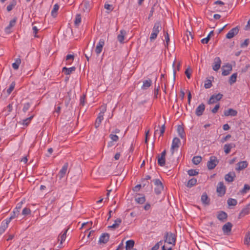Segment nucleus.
Returning a JSON list of instances; mask_svg holds the SVG:
<instances>
[{"instance_id":"1","label":"nucleus","mask_w":250,"mask_h":250,"mask_svg":"<svg viewBox=\"0 0 250 250\" xmlns=\"http://www.w3.org/2000/svg\"><path fill=\"white\" fill-rule=\"evenodd\" d=\"M162 30V25L160 21H157L154 24L152 29L149 40L150 42H154L157 38L158 35L160 31Z\"/></svg>"},{"instance_id":"2","label":"nucleus","mask_w":250,"mask_h":250,"mask_svg":"<svg viewBox=\"0 0 250 250\" xmlns=\"http://www.w3.org/2000/svg\"><path fill=\"white\" fill-rule=\"evenodd\" d=\"M165 241L166 242L169 244L175 245L176 240V236L174 234L171 232H166L165 234Z\"/></svg>"},{"instance_id":"3","label":"nucleus","mask_w":250,"mask_h":250,"mask_svg":"<svg viewBox=\"0 0 250 250\" xmlns=\"http://www.w3.org/2000/svg\"><path fill=\"white\" fill-rule=\"evenodd\" d=\"M218 164V160L215 156H212L210 157L209 161L207 162V167L208 169L211 170Z\"/></svg>"},{"instance_id":"4","label":"nucleus","mask_w":250,"mask_h":250,"mask_svg":"<svg viewBox=\"0 0 250 250\" xmlns=\"http://www.w3.org/2000/svg\"><path fill=\"white\" fill-rule=\"evenodd\" d=\"M166 150H164L160 155H158V164L161 167H164L166 164Z\"/></svg>"},{"instance_id":"5","label":"nucleus","mask_w":250,"mask_h":250,"mask_svg":"<svg viewBox=\"0 0 250 250\" xmlns=\"http://www.w3.org/2000/svg\"><path fill=\"white\" fill-rule=\"evenodd\" d=\"M17 20V18L16 17H14L10 21L8 25L5 28L4 31L7 34H9L12 32L11 29L15 25Z\"/></svg>"},{"instance_id":"6","label":"nucleus","mask_w":250,"mask_h":250,"mask_svg":"<svg viewBox=\"0 0 250 250\" xmlns=\"http://www.w3.org/2000/svg\"><path fill=\"white\" fill-rule=\"evenodd\" d=\"M217 192L220 196H223L226 193V187L223 182H220L218 183L217 187Z\"/></svg>"},{"instance_id":"7","label":"nucleus","mask_w":250,"mask_h":250,"mask_svg":"<svg viewBox=\"0 0 250 250\" xmlns=\"http://www.w3.org/2000/svg\"><path fill=\"white\" fill-rule=\"evenodd\" d=\"M68 163H65L62 166V169L59 172L57 176L59 178V179L62 180L65 175L67 169H68Z\"/></svg>"},{"instance_id":"8","label":"nucleus","mask_w":250,"mask_h":250,"mask_svg":"<svg viewBox=\"0 0 250 250\" xmlns=\"http://www.w3.org/2000/svg\"><path fill=\"white\" fill-rule=\"evenodd\" d=\"M181 142L180 140L177 137H175L172 140V145L171 146V151L172 154H173L175 149H177L180 146Z\"/></svg>"},{"instance_id":"9","label":"nucleus","mask_w":250,"mask_h":250,"mask_svg":"<svg viewBox=\"0 0 250 250\" xmlns=\"http://www.w3.org/2000/svg\"><path fill=\"white\" fill-rule=\"evenodd\" d=\"M104 45V40L103 39H101L99 42L98 43L96 48H95V52L97 55H99L101 52L102 51L103 46Z\"/></svg>"},{"instance_id":"10","label":"nucleus","mask_w":250,"mask_h":250,"mask_svg":"<svg viewBox=\"0 0 250 250\" xmlns=\"http://www.w3.org/2000/svg\"><path fill=\"white\" fill-rule=\"evenodd\" d=\"M239 28L238 27H235L231 29L226 35V38L230 39L233 38L235 35H236L239 32Z\"/></svg>"},{"instance_id":"11","label":"nucleus","mask_w":250,"mask_h":250,"mask_svg":"<svg viewBox=\"0 0 250 250\" xmlns=\"http://www.w3.org/2000/svg\"><path fill=\"white\" fill-rule=\"evenodd\" d=\"M250 203L248 204L245 208H244L241 211H240L238 217L239 218H241L246 215H248L250 213Z\"/></svg>"},{"instance_id":"12","label":"nucleus","mask_w":250,"mask_h":250,"mask_svg":"<svg viewBox=\"0 0 250 250\" xmlns=\"http://www.w3.org/2000/svg\"><path fill=\"white\" fill-rule=\"evenodd\" d=\"M232 70V66L229 63H227L223 66V71L222 74L223 76L228 75Z\"/></svg>"},{"instance_id":"13","label":"nucleus","mask_w":250,"mask_h":250,"mask_svg":"<svg viewBox=\"0 0 250 250\" xmlns=\"http://www.w3.org/2000/svg\"><path fill=\"white\" fill-rule=\"evenodd\" d=\"M228 217V214L223 211H219L217 212V218L221 222H224L226 221Z\"/></svg>"},{"instance_id":"14","label":"nucleus","mask_w":250,"mask_h":250,"mask_svg":"<svg viewBox=\"0 0 250 250\" xmlns=\"http://www.w3.org/2000/svg\"><path fill=\"white\" fill-rule=\"evenodd\" d=\"M232 225L230 222H227L222 227V230L224 234H228L231 230Z\"/></svg>"},{"instance_id":"15","label":"nucleus","mask_w":250,"mask_h":250,"mask_svg":"<svg viewBox=\"0 0 250 250\" xmlns=\"http://www.w3.org/2000/svg\"><path fill=\"white\" fill-rule=\"evenodd\" d=\"M221 61L219 57H216L214 60L213 65H212V69L214 71H218L220 68Z\"/></svg>"},{"instance_id":"16","label":"nucleus","mask_w":250,"mask_h":250,"mask_svg":"<svg viewBox=\"0 0 250 250\" xmlns=\"http://www.w3.org/2000/svg\"><path fill=\"white\" fill-rule=\"evenodd\" d=\"M205 109V105L203 103L201 104L196 109L195 113L197 116L203 115Z\"/></svg>"},{"instance_id":"17","label":"nucleus","mask_w":250,"mask_h":250,"mask_svg":"<svg viewBox=\"0 0 250 250\" xmlns=\"http://www.w3.org/2000/svg\"><path fill=\"white\" fill-rule=\"evenodd\" d=\"M236 175L234 172H229L225 176V179L227 182H232L234 181Z\"/></svg>"},{"instance_id":"18","label":"nucleus","mask_w":250,"mask_h":250,"mask_svg":"<svg viewBox=\"0 0 250 250\" xmlns=\"http://www.w3.org/2000/svg\"><path fill=\"white\" fill-rule=\"evenodd\" d=\"M136 202L139 204H143L146 202L145 196L143 194H138L135 196Z\"/></svg>"},{"instance_id":"19","label":"nucleus","mask_w":250,"mask_h":250,"mask_svg":"<svg viewBox=\"0 0 250 250\" xmlns=\"http://www.w3.org/2000/svg\"><path fill=\"white\" fill-rule=\"evenodd\" d=\"M68 229L69 228L63 230L59 236L58 240L60 241L61 245H62L63 242H64L65 240L66 237V233Z\"/></svg>"},{"instance_id":"20","label":"nucleus","mask_w":250,"mask_h":250,"mask_svg":"<svg viewBox=\"0 0 250 250\" xmlns=\"http://www.w3.org/2000/svg\"><path fill=\"white\" fill-rule=\"evenodd\" d=\"M225 116H236L237 114V111L233 109L229 108L228 110H225L224 112Z\"/></svg>"},{"instance_id":"21","label":"nucleus","mask_w":250,"mask_h":250,"mask_svg":"<svg viewBox=\"0 0 250 250\" xmlns=\"http://www.w3.org/2000/svg\"><path fill=\"white\" fill-rule=\"evenodd\" d=\"M109 239V235L107 233H103L99 238V242L105 244Z\"/></svg>"},{"instance_id":"22","label":"nucleus","mask_w":250,"mask_h":250,"mask_svg":"<svg viewBox=\"0 0 250 250\" xmlns=\"http://www.w3.org/2000/svg\"><path fill=\"white\" fill-rule=\"evenodd\" d=\"M15 85H16L15 82H13L11 83L10 84V85L9 86V87L7 89H6V90L4 89L2 91L3 93H5L6 92V97L8 96L11 93L12 91L14 90V89L15 87Z\"/></svg>"},{"instance_id":"23","label":"nucleus","mask_w":250,"mask_h":250,"mask_svg":"<svg viewBox=\"0 0 250 250\" xmlns=\"http://www.w3.org/2000/svg\"><path fill=\"white\" fill-rule=\"evenodd\" d=\"M248 164L247 161H241L237 163V167H236V170L237 171L241 170L245 168H246L248 166Z\"/></svg>"},{"instance_id":"24","label":"nucleus","mask_w":250,"mask_h":250,"mask_svg":"<svg viewBox=\"0 0 250 250\" xmlns=\"http://www.w3.org/2000/svg\"><path fill=\"white\" fill-rule=\"evenodd\" d=\"M126 31L125 30H121L120 33L117 36V39L120 43H123L125 40V36L126 35Z\"/></svg>"},{"instance_id":"25","label":"nucleus","mask_w":250,"mask_h":250,"mask_svg":"<svg viewBox=\"0 0 250 250\" xmlns=\"http://www.w3.org/2000/svg\"><path fill=\"white\" fill-rule=\"evenodd\" d=\"M201 200L203 204L205 206H208L209 204L210 200L206 193H204L202 194Z\"/></svg>"},{"instance_id":"26","label":"nucleus","mask_w":250,"mask_h":250,"mask_svg":"<svg viewBox=\"0 0 250 250\" xmlns=\"http://www.w3.org/2000/svg\"><path fill=\"white\" fill-rule=\"evenodd\" d=\"M177 132L178 135L182 139H185L186 137V134L184 131V127L181 125H179L177 126Z\"/></svg>"},{"instance_id":"27","label":"nucleus","mask_w":250,"mask_h":250,"mask_svg":"<svg viewBox=\"0 0 250 250\" xmlns=\"http://www.w3.org/2000/svg\"><path fill=\"white\" fill-rule=\"evenodd\" d=\"M235 145L234 143L225 144L224 146V151L226 154H229L232 148L234 147Z\"/></svg>"},{"instance_id":"28","label":"nucleus","mask_w":250,"mask_h":250,"mask_svg":"<svg viewBox=\"0 0 250 250\" xmlns=\"http://www.w3.org/2000/svg\"><path fill=\"white\" fill-rule=\"evenodd\" d=\"M152 84V81L148 79L143 81V84L141 87V88L143 90L147 89Z\"/></svg>"},{"instance_id":"29","label":"nucleus","mask_w":250,"mask_h":250,"mask_svg":"<svg viewBox=\"0 0 250 250\" xmlns=\"http://www.w3.org/2000/svg\"><path fill=\"white\" fill-rule=\"evenodd\" d=\"M75 69L76 68L74 66L70 68L64 67L62 68V72L64 73L65 75H70L73 71H74Z\"/></svg>"},{"instance_id":"30","label":"nucleus","mask_w":250,"mask_h":250,"mask_svg":"<svg viewBox=\"0 0 250 250\" xmlns=\"http://www.w3.org/2000/svg\"><path fill=\"white\" fill-rule=\"evenodd\" d=\"M122 223V219L121 218H117L114 221V223L110 226H108L109 228L113 229H116L118 228L119 226V225Z\"/></svg>"},{"instance_id":"31","label":"nucleus","mask_w":250,"mask_h":250,"mask_svg":"<svg viewBox=\"0 0 250 250\" xmlns=\"http://www.w3.org/2000/svg\"><path fill=\"white\" fill-rule=\"evenodd\" d=\"M16 4H17L16 0H12L6 7L7 11L8 12L11 11L15 7Z\"/></svg>"},{"instance_id":"32","label":"nucleus","mask_w":250,"mask_h":250,"mask_svg":"<svg viewBox=\"0 0 250 250\" xmlns=\"http://www.w3.org/2000/svg\"><path fill=\"white\" fill-rule=\"evenodd\" d=\"M104 116L103 115L98 114V116L96 120L95 123V126L96 128L98 127L101 124L102 121L104 119Z\"/></svg>"},{"instance_id":"33","label":"nucleus","mask_w":250,"mask_h":250,"mask_svg":"<svg viewBox=\"0 0 250 250\" xmlns=\"http://www.w3.org/2000/svg\"><path fill=\"white\" fill-rule=\"evenodd\" d=\"M59 7H60V6H59V4L57 3H56L54 5L53 8L51 11V15L53 17H56L57 16V12L59 9Z\"/></svg>"},{"instance_id":"34","label":"nucleus","mask_w":250,"mask_h":250,"mask_svg":"<svg viewBox=\"0 0 250 250\" xmlns=\"http://www.w3.org/2000/svg\"><path fill=\"white\" fill-rule=\"evenodd\" d=\"M197 183V179L196 178H193L188 180L186 185V186L188 188H191L192 187L195 186Z\"/></svg>"},{"instance_id":"35","label":"nucleus","mask_w":250,"mask_h":250,"mask_svg":"<svg viewBox=\"0 0 250 250\" xmlns=\"http://www.w3.org/2000/svg\"><path fill=\"white\" fill-rule=\"evenodd\" d=\"M213 35V31H210L206 38H204L201 40V42L203 44L208 43L210 39L211 36H212Z\"/></svg>"},{"instance_id":"36","label":"nucleus","mask_w":250,"mask_h":250,"mask_svg":"<svg viewBox=\"0 0 250 250\" xmlns=\"http://www.w3.org/2000/svg\"><path fill=\"white\" fill-rule=\"evenodd\" d=\"M8 227V225H6V224L5 223V222L2 221L0 226V235H1L5 232V230L7 229Z\"/></svg>"},{"instance_id":"37","label":"nucleus","mask_w":250,"mask_h":250,"mask_svg":"<svg viewBox=\"0 0 250 250\" xmlns=\"http://www.w3.org/2000/svg\"><path fill=\"white\" fill-rule=\"evenodd\" d=\"M21 63V60L20 58H17L16 59L15 62L12 63V65L13 68L15 70H17L19 68V66Z\"/></svg>"},{"instance_id":"38","label":"nucleus","mask_w":250,"mask_h":250,"mask_svg":"<svg viewBox=\"0 0 250 250\" xmlns=\"http://www.w3.org/2000/svg\"><path fill=\"white\" fill-rule=\"evenodd\" d=\"M237 73H233L229 78V83L230 84H232L236 82L237 80Z\"/></svg>"},{"instance_id":"39","label":"nucleus","mask_w":250,"mask_h":250,"mask_svg":"<svg viewBox=\"0 0 250 250\" xmlns=\"http://www.w3.org/2000/svg\"><path fill=\"white\" fill-rule=\"evenodd\" d=\"M202 157L200 156H196L193 157L192 159V163L196 165H198L202 161Z\"/></svg>"},{"instance_id":"40","label":"nucleus","mask_w":250,"mask_h":250,"mask_svg":"<svg viewBox=\"0 0 250 250\" xmlns=\"http://www.w3.org/2000/svg\"><path fill=\"white\" fill-rule=\"evenodd\" d=\"M228 205L229 206H235L237 204V201L233 198H229L227 200Z\"/></svg>"},{"instance_id":"41","label":"nucleus","mask_w":250,"mask_h":250,"mask_svg":"<svg viewBox=\"0 0 250 250\" xmlns=\"http://www.w3.org/2000/svg\"><path fill=\"white\" fill-rule=\"evenodd\" d=\"M34 116V115H32L29 117L23 119L22 121V125L26 126L28 125L31 121L32 119L33 118Z\"/></svg>"},{"instance_id":"42","label":"nucleus","mask_w":250,"mask_h":250,"mask_svg":"<svg viewBox=\"0 0 250 250\" xmlns=\"http://www.w3.org/2000/svg\"><path fill=\"white\" fill-rule=\"evenodd\" d=\"M81 22V16L80 14H77L75 17L74 24L76 26H78Z\"/></svg>"},{"instance_id":"43","label":"nucleus","mask_w":250,"mask_h":250,"mask_svg":"<svg viewBox=\"0 0 250 250\" xmlns=\"http://www.w3.org/2000/svg\"><path fill=\"white\" fill-rule=\"evenodd\" d=\"M74 59V56L73 55L71 54H68L66 56V61L68 62L66 63V64H71Z\"/></svg>"},{"instance_id":"44","label":"nucleus","mask_w":250,"mask_h":250,"mask_svg":"<svg viewBox=\"0 0 250 250\" xmlns=\"http://www.w3.org/2000/svg\"><path fill=\"white\" fill-rule=\"evenodd\" d=\"M164 189V186L163 185H160L159 186L156 187V188L154 189V191L155 193L157 195L160 194L162 191Z\"/></svg>"},{"instance_id":"45","label":"nucleus","mask_w":250,"mask_h":250,"mask_svg":"<svg viewBox=\"0 0 250 250\" xmlns=\"http://www.w3.org/2000/svg\"><path fill=\"white\" fill-rule=\"evenodd\" d=\"M244 244L247 245H250V233H247L245 237Z\"/></svg>"},{"instance_id":"46","label":"nucleus","mask_w":250,"mask_h":250,"mask_svg":"<svg viewBox=\"0 0 250 250\" xmlns=\"http://www.w3.org/2000/svg\"><path fill=\"white\" fill-rule=\"evenodd\" d=\"M250 190V186L248 184L244 185V188L240 190L242 194L246 193L249 190Z\"/></svg>"},{"instance_id":"47","label":"nucleus","mask_w":250,"mask_h":250,"mask_svg":"<svg viewBox=\"0 0 250 250\" xmlns=\"http://www.w3.org/2000/svg\"><path fill=\"white\" fill-rule=\"evenodd\" d=\"M31 210L29 208H24L22 211V214L24 216H27L31 214Z\"/></svg>"},{"instance_id":"48","label":"nucleus","mask_w":250,"mask_h":250,"mask_svg":"<svg viewBox=\"0 0 250 250\" xmlns=\"http://www.w3.org/2000/svg\"><path fill=\"white\" fill-rule=\"evenodd\" d=\"M31 103L29 102L23 104V106L22 108V111L24 113H26L27 111L29 109L31 106Z\"/></svg>"},{"instance_id":"49","label":"nucleus","mask_w":250,"mask_h":250,"mask_svg":"<svg viewBox=\"0 0 250 250\" xmlns=\"http://www.w3.org/2000/svg\"><path fill=\"white\" fill-rule=\"evenodd\" d=\"M218 101L217 100H216L214 96L212 95L209 99L208 101V104H212L216 103Z\"/></svg>"},{"instance_id":"50","label":"nucleus","mask_w":250,"mask_h":250,"mask_svg":"<svg viewBox=\"0 0 250 250\" xmlns=\"http://www.w3.org/2000/svg\"><path fill=\"white\" fill-rule=\"evenodd\" d=\"M249 43H250V40L249 39H247L243 42H242L241 43L240 46L242 48L246 47L248 46Z\"/></svg>"},{"instance_id":"51","label":"nucleus","mask_w":250,"mask_h":250,"mask_svg":"<svg viewBox=\"0 0 250 250\" xmlns=\"http://www.w3.org/2000/svg\"><path fill=\"white\" fill-rule=\"evenodd\" d=\"M188 173L189 176H195L198 174V172L195 169H189L188 171Z\"/></svg>"},{"instance_id":"52","label":"nucleus","mask_w":250,"mask_h":250,"mask_svg":"<svg viewBox=\"0 0 250 250\" xmlns=\"http://www.w3.org/2000/svg\"><path fill=\"white\" fill-rule=\"evenodd\" d=\"M100 110L101 111L99 114L104 115V114L106 110V105L105 104L101 105L100 106Z\"/></svg>"},{"instance_id":"53","label":"nucleus","mask_w":250,"mask_h":250,"mask_svg":"<svg viewBox=\"0 0 250 250\" xmlns=\"http://www.w3.org/2000/svg\"><path fill=\"white\" fill-rule=\"evenodd\" d=\"M211 86H212V83H211V82L210 80H208L206 81L205 83L204 84V87L206 88H207V89L211 87Z\"/></svg>"},{"instance_id":"54","label":"nucleus","mask_w":250,"mask_h":250,"mask_svg":"<svg viewBox=\"0 0 250 250\" xmlns=\"http://www.w3.org/2000/svg\"><path fill=\"white\" fill-rule=\"evenodd\" d=\"M109 137L112 141L117 142L119 140V137L115 134H111L109 135Z\"/></svg>"},{"instance_id":"55","label":"nucleus","mask_w":250,"mask_h":250,"mask_svg":"<svg viewBox=\"0 0 250 250\" xmlns=\"http://www.w3.org/2000/svg\"><path fill=\"white\" fill-rule=\"evenodd\" d=\"M20 213V211L18 210H15L14 209L13 211H12L11 216H12V217L14 219L18 217Z\"/></svg>"},{"instance_id":"56","label":"nucleus","mask_w":250,"mask_h":250,"mask_svg":"<svg viewBox=\"0 0 250 250\" xmlns=\"http://www.w3.org/2000/svg\"><path fill=\"white\" fill-rule=\"evenodd\" d=\"M212 95L214 96L216 100H217V101H220L222 98L223 96V94H222L221 93H218L217 94H214Z\"/></svg>"},{"instance_id":"57","label":"nucleus","mask_w":250,"mask_h":250,"mask_svg":"<svg viewBox=\"0 0 250 250\" xmlns=\"http://www.w3.org/2000/svg\"><path fill=\"white\" fill-rule=\"evenodd\" d=\"M162 243V241H160V242L157 243L152 248L151 250H158L160 247V244Z\"/></svg>"},{"instance_id":"58","label":"nucleus","mask_w":250,"mask_h":250,"mask_svg":"<svg viewBox=\"0 0 250 250\" xmlns=\"http://www.w3.org/2000/svg\"><path fill=\"white\" fill-rule=\"evenodd\" d=\"M220 107V104H219L215 105L214 107L211 110L212 113L213 114L216 113L219 109Z\"/></svg>"},{"instance_id":"59","label":"nucleus","mask_w":250,"mask_h":250,"mask_svg":"<svg viewBox=\"0 0 250 250\" xmlns=\"http://www.w3.org/2000/svg\"><path fill=\"white\" fill-rule=\"evenodd\" d=\"M164 36L166 41L167 46H168L169 42V35L167 32L166 33L164 32Z\"/></svg>"},{"instance_id":"60","label":"nucleus","mask_w":250,"mask_h":250,"mask_svg":"<svg viewBox=\"0 0 250 250\" xmlns=\"http://www.w3.org/2000/svg\"><path fill=\"white\" fill-rule=\"evenodd\" d=\"M85 99V96L84 95L80 97V104L82 105V106H83L84 105Z\"/></svg>"},{"instance_id":"61","label":"nucleus","mask_w":250,"mask_h":250,"mask_svg":"<svg viewBox=\"0 0 250 250\" xmlns=\"http://www.w3.org/2000/svg\"><path fill=\"white\" fill-rule=\"evenodd\" d=\"M32 29H33V33L34 34V37H36V38L38 37V36L37 35V33H38V32L39 31V29L37 28V27L35 26H34L32 27Z\"/></svg>"},{"instance_id":"62","label":"nucleus","mask_w":250,"mask_h":250,"mask_svg":"<svg viewBox=\"0 0 250 250\" xmlns=\"http://www.w3.org/2000/svg\"><path fill=\"white\" fill-rule=\"evenodd\" d=\"M191 72V70L189 68H187L185 71V74L188 79L190 78Z\"/></svg>"},{"instance_id":"63","label":"nucleus","mask_w":250,"mask_h":250,"mask_svg":"<svg viewBox=\"0 0 250 250\" xmlns=\"http://www.w3.org/2000/svg\"><path fill=\"white\" fill-rule=\"evenodd\" d=\"M153 182H154V185L156 186V187L159 186L160 185H163L161 181L159 179H155L153 180Z\"/></svg>"},{"instance_id":"64","label":"nucleus","mask_w":250,"mask_h":250,"mask_svg":"<svg viewBox=\"0 0 250 250\" xmlns=\"http://www.w3.org/2000/svg\"><path fill=\"white\" fill-rule=\"evenodd\" d=\"M141 187H142V185L141 184H138L133 188V190L134 192H138L140 190Z\"/></svg>"}]
</instances>
